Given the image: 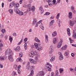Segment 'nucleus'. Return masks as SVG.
I'll return each instance as SVG.
<instances>
[{"label": "nucleus", "mask_w": 76, "mask_h": 76, "mask_svg": "<svg viewBox=\"0 0 76 76\" xmlns=\"http://www.w3.org/2000/svg\"><path fill=\"white\" fill-rule=\"evenodd\" d=\"M5 54L6 55H8V59L11 62H12L14 61L12 56V55L13 54V52L10 48L8 49L5 51Z\"/></svg>", "instance_id": "nucleus-1"}, {"label": "nucleus", "mask_w": 76, "mask_h": 76, "mask_svg": "<svg viewBox=\"0 0 76 76\" xmlns=\"http://www.w3.org/2000/svg\"><path fill=\"white\" fill-rule=\"evenodd\" d=\"M35 7L34 6H33L31 8V9L28 8L26 11L24 12V16H25L26 15V14L28 12H29L31 10H32V12H33V15H34V12L35 11Z\"/></svg>", "instance_id": "nucleus-2"}, {"label": "nucleus", "mask_w": 76, "mask_h": 76, "mask_svg": "<svg viewBox=\"0 0 76 76\" xmlns=\"http://www.w3.org/2000/svg\"><path fill=\"white\" fill-rule=\"evenodd\" d=\"M40 44H38L37 43H34V45L35 46L36 49H37L39 51H41L42 50V47L40 46Z\"/></svg>", "instance_id": "nucleus-3"}, {"label": "nucleus", "mask_w": 76, "mask_h": 76, "mask_svg": "<svg viewBox=\"0 0 76 76\" xmlns=\"http://www.w3.org/2000/svg\"><path fill=\"white\" fill-rule=\"evenodd\" d=\"M45 66L46 67V71H48L49 72L51 71V68H53V66L50 63H47L45 65Z\"/></svg>", "instance_id": "nucleus-4"}, {"label": "nucleus", "mask_w": 76, "mask_h": 76, "mask_svg": "<svg viewBox=\"0 0 76 76\" xmlns=\"http://www.w3.org/2000/svg\"><path fill=\"white\" fill-rule=\"evenodd\" d=\"M38 24H39L41 29H42V30H44V27L43 26V24H42V23H41V20H40L39 22H38L37 23H36L35 27H38Z\"/></svg>", "instance_id": "nucleus-5"}, {"label": "nucleus", "mask_w": 76, "mask_h": 76, "mask_svg": "<svg viewBox=\"0 0 76 76\" xmlns=\"http://www.w3.org/2000/svg\"><path fill=\"white\" fill-rule=\"evenodd\" d=\"M38 54H39L38 53V52L37 51L35 50L33 53H32V52L29 53V57H33L34 55H35V56H37Z\"/></svg>", "instance_id": "nucleus-6"}, {"label": "nucleus", "mask_w": 76, "mask_h": 76, "mask_svg": "<svg viewBox=\"0 0 76 76\" xmlns=\"http://www.w3.org/2000/svg\"><path fill=\"white\" fill-rule=\"evenodd\" d=\"M76 20H73L72 21L71 20H69L70 23L69 25V26L70 28H72L73 27V25L76 22V18H75Z\"/></svg>", "instance_id": "nucleus-7"}, {"label": "nucleus", "mask_w": 76, "mask_h": 76, "mask_svg": "<svg viewBox=\"0 0 76 76\" xmlns=\"http://www.w3.org/2000/svg\"><path fill=\"white\" fill-rule=\"evenodd\" d=\"M14 68L15 69V70H17L18 73L19 74V66H18V65L16 64H14L13 65Z\"/></svg>", "instance_id": "nucleus-8"}, {"label": "nucleus", "mask_w": 76, "mask_h": 76, "mask_svg": "<svg viewBox=\"0 0 76 76\" xmlns=\"http://www.w3.org/2000/svg\"><path fill=\"white\" fill-rule=\"evenodd\" d=\"M61 41L58 43V44L57 45V48H60L61 47V45H62V43L63 42V39H60Z\"/></svg>", "instance_id": "nucleus-9"}, {"label": "nucleus", "mask_w": 76, "mask_h": 76, "mask_svg": "<svg viewBox=\"0 0 76 76\" xmlns=\"http://www.w3.org/2000/svg\"><path fill=\"white\" fill-rule=\"evenodd\" d=\"M40 57V55L39 54L37 55V56H35L34 58V60L37 61V62L39 61V58Z\"/></svg>", "instance_id": "nucleus-10"}, {"label": "nucleus", "mask_w": 76, "mask_h": 76, "mask_svg": "<svg viewBox=\"0 0 76 76\" xmlns=\"http://www.w3.org/2000/svg\"><path fill=\"white\" fill-rule=\"evenodd\" d=\"M15 1H13L11 2L9 4V7L10 8H12L13 7V6L15 5Z\"/></svg>", "instance_id": "nucleus-11"}, {"label": "nucleus", "mask_w": 76, "mask_h": 76, "mask_svg": "<svg viewBox=\"0 0 76 76\" xmlns=\"http://www.w3.org/2000/svg\"><path fill=\"white\" fill-rule=\"evenodd\" d=\"M7 58V57L6 56H0V61H2V60H6V58Z\"/></svg>", "instance_id": "nucleus-12"}, {"label": "nucleus", "mask_w": 76, "mask_h": 76, "mask_svg": "<svg viewBox=\"0 0 76 76\" xmlns=\"http://www.w3.org/2000/svg\"><path fill=\"white\" fill-rule=\"evenodd\" d=\"M29 60L31 63H32V64H36V63H37V62L36 61L34 60L33 59H30Z\"/></svg>", "instance_id": "nucleus-13"}, {"label": "nucleus", "mask_w": 76, "mask_h": 76, "mask_svg": "<svg viewBox=\"0 0 76 76\" xmlns=\"http://www.w3.org/2000/svg\"><path fill=\"white\" fill-rule=\"evenodd\" d=\"M16 7H15L14 8V11L17 14H19V10L17 9L16 10Z\"/></svg>", "instance_id": "nucleus-14"}, {"label": "nucleus", "mask_w": 76, "mask_h": 76, "mask_svg": "<svg viewBox=\"0 0 76 76\" xmlns=\"http://www.w3.org/2000/svg\"><path fill=\"white\" fill-rule=\"evenodd\" d=\"M38 75L39 76H44V72L43 71H40L39 72Z\"/></svg>", "instance_id": "nucleus-15"}, {"label": "nucleus", "mask_w": 76, "mask_h": 76, "mask_svg": "<svg viewBox=\"0 0 76 76\" xmlns=\"http://www.w3.org/2000/svg\"><path fill=\"white\" fill-rule=\"evenodd\" d=\"M27 44H29V42L28 41L25 43L24 46L25 50H27Z\"/></svg>", "instance_id": "nucleus-16"}, {"label": "nucleus", "mask_w": 76, "mask_h": 76, "mask_svg": "<svg viewBox=\"0 0 76 76\" xmlns=\"http://www.w3.org/2000/svg\"><path fill=\"white\" fill-rule=\"evenodd\" d=\"M37 23H38V22L37 20V19L35 18H34L32 23L33 25H35Z\"/></svg>", "instance_id": "nucleus-17"}, {"label": "nucleus", "mask_w": 76, "mask_h": 76, "mask_svg": "<svg viewBox=\"0 0 76 76\" xmlns=\"http://www.w3.org/2000/svg\"><path fill=\"white\" fill-rule=\"evenodd\" d=\"M54 23V20H52L49 23V26H52V25H53V23Z\"/></svg>", "instance_id": "nucleus-18"}, {"label": "nucleus", "mask_w": 76, "mask_h": 76, "mask_svg": "<svg viewBox=\"0 0 76 76\" xmlns=\"http://www.w3.org/2000/svg\"><path fill=\"white\" fill-rule=\"evenodd\" d=\"M39 10H40L41 14H42L43 12H44V10L42 8V7L41 6L39 8Z\"/></svg>", "instance_id": "nucleus-19"}, {"label": "nucleus", "mask_w": 76, "mask_h": 76, "mask_svg": "<svg viewBox=\"0 0 76 76\" xmlns=\"http://www.w3.org/2000/svg\"><path fill=\"white\" fill-rule=\"evenodd\" d=\"M8 11L11 15H12L13 14V10L12 9H10Z\"/></svg>", "instance_id": "nucleus-20"}, {"label": "nucleus", "mask_w": 76, "mask_h": 76, "mask_svg": "<svg viewBox=\"0 0 76 76\" xmlns=\"http://www.w3.org/2000/svg\"><path fill=\"white\" fill-rule=\"evenodd\" d=\"M67 45H65L64 46H63L62 48V50H66V49H67Z\"/></svg>", "instance_id": "nucleus-21"}, {"label": "nucleus", "mask_w": 76, "mask_h": 76, "mask_svg": "<svg viewBox=\"0 0 76 76\" xmlns=\"http://www.w3.org/2000/svg\"><path fill=\"white\" fill-rule=\"evenodd\" d=\"M69 51L68 50L66 51L64 53V55L65 56H67L69 55Z\"/></svg>", "instance_id": "nucleus-22"}, {"label": "nucleus", "mask_w": 76, "mask_h": 76, "mask_svg": "<svg viewBox=\"0 0 76 76\" xmlns=\"http://www.w3.org/2000/svg\"><path fill=\"white\" fill-rule=\"evenodd\" d=\"M73 37L75 39L76 38V32L75 31V30L73 31Z\"/></svg>", "instance_id": "nucleus-23"}, {"label": "nucleus", "mask_w": 76, "mask_h": 76, "mask_svg": "<svg viewBox=\"0 0 76 76\" xmlns=\"http://www.w3.org/2000/svg\"><path fill=\"white\" fill-rule=\"evenodd\" d=\"M69 17L70 19H71L72 18V13L71 12H69Z\"/></svg>", "instance_id": "nucleus-24"}, {"label": "nucleus", "mask_w": 76, "mask_h": 76, "mask_svg": "<svg viewBox=\"0 0 76 76\" xmlns=\"http://www.w3.org/2000/svg\"><path fill=\"white\" fill-rule=\"evenodd\" d=\"M57 39L56 38H54L53 40V43L56 44V42H57Z\"/></svg>", "instance_id": "nucleus-25"}, {"label": "nucleus", "mask_w": 76, "mask_h": 76, "mask_svg": "<svg viewBox=\"0 0 76 76\" xmlns=\"http://www.w3.org/2000/svg\"><path fill=\"white\" fill-rule=\"evenodd\" d=\"M33 75H34V70H32L31 71V72L30 74L28 76H33Z\"/></svg>", "instance_id": "nucleus-26"}, {"label": "nucleus", "mask_w": 76, "mask_h": 76, "mask_svg": "<svg viewBox=\"0 0 76 76\" xmlns=\"http://www.w3.org/2000/svg\"><path fill=\"white\" fill-rule=\"evenodd\" d=\"M45 39H45L46 42V43H47V42H48V35H45Z\"/></svg>", "instance_id": "nucleus-27"}, {"label": "nucleus", "mask_w": 76, "mask_h": 76, "mask_svg": "<svg viewBox=\"0 0 76 76\" xmlns=\"http://www.w3.org/2000/svg\"><path fill=\"white\" fill-rule=\"evenodd\" d=\"M12 76H14L15 75H17V74H16V72L14 71L12 72Z\"/></svg>", "instance_id": "nucleus-28"}, {"label": "nucleus", "mask_w": 76, "mask_h": 76, "mask_svg": "<svg viewBox=\"0 0 76 76\" xmlns=\"http://www.w3.org/2000/svg\"><path fill=\"white\" fill-rule=\"evenodd\" d=\"M9 40L10 41L11 43H12V40H13V39L12 38V37L10 36L9 37Z\"/></svg>", "instance_id": "nucleus-29"}, {"label": "nucleus", "mask_w": 76, "mask_h": 76, "mask_svg": "<svg viewBox=\"0 0 76 76\" xmlns=\"http://www.w3.org/2000/svg\"><path fill=\"white\" fill-rule=\"evenodd\" d=\"M59 59L60 60H62L63 59V55L60 56L59 57Z\"/></svg>", "instance_id": "nucleus-30"}, {"label": "nucleus", "mask_w": 76, "mask_h": 76, "mask_svg": "<svg viewBox=\"0 0 76 76\" xmlns=\"http://www.w3.org/2000/svg\"><path fill=\"white\" fill-rule=\"evenodd\" d=\"M15 50L16 51H19V46L17 47L16 49H15Z\"/></svg>", "instance_id": "nucleus-31"}, {"label": "nucleus", "mask_w": 76, "mask_h": 76, "mask_svg": "<svg viewBox=\"0 0 76 76\" xmlns=\"http://www.w3.org/2000/svg\"><path fill=\"white\" fill-rule=\"evenodd\" d=\"M35 41H36V42H40V40L38 39L37 37H36L35 39Z\"/></svg>", "instance_id": "nucleus-32"}, {"label": "nucleus", "mask_w": 76, "mask_h": 76, "mask_svg": "<svg viewBox=\"0 0 76 76\" xmlns=\"http://www.w3.org/2000/svg\"><path fill=\"white\" fill-rule=\"evenodd\" d=\"M69 39L70 41V43L71 44H72V43H73V42H74V40H72V38H69Z\"/></svg>", "instance_id": "nucleus-33"}, {"label": "nucleus", "mask_w": 76, "mask_h": 76, "mask_svg": "<svg viewBox=\"0 0 76 76\" xmlns=\"http://www.w3.org/2000/svg\"><path fill=\"white\" fill-rule=\"evenodd\" d=\"M56 35L57 32H56V31H54L52 34V36L53 37H55V36H56Z\"/></svg>", "instance_id": "nucleus-34"}, {"label": "nucleus", "mask_w": 76, "mask_h": 76, "mask_svg": "<svg viewBox=\"0 0 76 76\" xmlns=\"http://www.w3.org/2000/svg\"><path fill=\"white\" fill-rule=\"evenodd\" d=\"M27 7L28 9H31L32 8H31V4H28L27 5Z\"/></svg>", "instance_id": "nucleus-35"}, {"label": "nucleus", "mask_w": 76, "mask_h": 76, "mask_svg": "<svg viewBox=\"0 0 76 76\" xmlns=\"http://www.w3.org/2000/svg\"><path fill=\"white\" fill-rule=\"evenodd\" d=\"M23 15V12H22L19 11V15L20 16H22Z\"/></svg>", "instance_id": "nucleus-36"}, {"label": "nucleus", "mask_w": 76, "mask_h": 76, "mask_svg": "<svg viewBox=\"0 0 76 76\" xmlns=\"http://www.w3.org/2000/svg\"><path fill=\"white\" fill-rule=\"evenodd\" d=\"M60 13H58L56 17V19H58V18H59V17H60Z\"/></svg>", "instance_id": "nucleus-37"}, {"label": "nucleus", "mask_w": 76, "mask_h": 76, "mask_svg": "<svg viewBox=\"0 0 76 76\" xmlns=\"http://www.w3.org/2000/svg\"><path fill=\"white\" fill-rule=\"evenodd\" d=\"M59 72H60V73H63V69L60 68L59 69Z\"/></svg>", "instance_id": "nucleus-38"}, {"label": "nucleus", "mask_w": 76, "mask_h": 76, "mask_svg": "<svg viewBox=\"0 0 76 76\" xmlns=\"http://www.w3.org/2000/svg\"><path fill=\"white\" fill-rule=\"evenodd\" d=\"M54 58H55V57H54H54H52L50 60V61H54Z\"/></svg>", "instance_id": "nucleus-39"}, {"label": "nucleus", "mask_w": 76, "mask_h": 76, "mask_svg": "<svg viewBox=\"0 0 76 76\" xmlns=\"http://www.w3.org/2000/svg\"><path fill=\"white\" fill-rule=\"evenodd\" d=\"M58 74H59L58 70H57L55 72V75H58Z\"/></svg>", "instance_id": "nucleus-40"}, {"label": "nucleus", "mask_w": 76, "mask_h": 76, "mask_svg": "<svg viewBox=\"0 0 76 76\" xmlns=\"http://www.w3.org/2000/svg\"><path fill=\"white\" fill-rule=\"evenodd\" d=\"M23 56V53H19V57H22Z\"/></svg>", "instance_id": "nucleus-41"}, {"label": "nucleus", "mask_w": 76, "mask_h": 76, "mask_svg": "<svg viewBox=\"0 0 76 76\" xmlns=\"http://www.w3.org/2000/svg\"><path fill=\"white\" fill-rule=\"evenodd\" d=\"M16 8H18L19 7V3H17V4H16Z\"/></svg>", "instance_id": "nucleus-42"}, {"label": "nucleus", "mask_w": 76, "mask_h": 76, "mask_svg": "<svg viewBox=\"0 0 76 76\" xmlns=\"http://www.w3.org/2000/svg\"><path fill=\"white\" fill-rule=\"evenodd\" d=\"M45 15H50V13L48 12H46V13L45 14Z\"/></svg>", "instance_id": "nucleus-43"}, {"label": "nucleus", "mask_w": 76, "mask_h": 76, "mask_svg": "<svg viewBox=\"0 0 76 76\" xmlns=\"http://www.w3.org/2000/svg\"><path fill=\"white\" fill-rule=\"evenodd\" d=\"M1 31L2 33H4V32H6V30L4 29H3L1 30Z\"/></svg>", "instance_id": "nucleus-44"}, {"label": "nucleus", "mask_w": 76, "mask_h": 76, "mask_svg": "<svg viewBox=\"0 0 76 76\" xmlns=\"http://www.w3.org/2000/svg\"><path fill=\"white\" fill-rule=\"evenodd\" d=\"M30 68V66L27 65L26 66V69H27V70H29V69Z\"/></svg>", "instance_id": "nucleus-45"}, {"label": "nucleus", "mask_w": 76, "mask_h": 76, "mask_svg": "<svg viewBox=\"0 0 76 76\" xmlns=\"http://www.w3.org/2000/svg\"><path fill=\"white\" fill-rule=\"evenodd\" d=\"M31 69H33V70H34L35 69V66H32L31 67Z\"/></svg>", "instance_id": "nucleus-46"}, {"label": "nucleus", "mask_w": 76, "mask_h": 76, "mask_svg": "<svg viewBox=\"0 0 76 76\" xmlns=\"http://www.w3.org/2000/svg\"><path fill=\"white\" fill-rule=\"evenodd\" d=\"M3 67V65L0 63V68L2 69Z\"/></svg>", "instance_id": "nucleus-47"}, {"label": "nucleus", "mask_w": 76, "mask_h": 76, "mask_svg": "<svg viewBox=\"0 0 76 76\" xmlns=\"http://www.w3.org/2000/svg\"><path fill=\"white\" fill-rule=\"evenodd\" d=\"M71 9L72 10H75V8H74V7H73V6H72L71 7Z\"/></svg>", "instance_id": "nucleus-48"}, {"label": "nucleus", "mask_w": 76, "mask_h": 76, "mask_svg": "<svg viewBox=\"0 0 76 76\" xmlns=\"http://www.w3.org/2000/svg\"><path fill=\"white\" fill-rule=\"evenodd\" d=\"M51 76H54V73L53 72H52L51 73Z\"/></svg>", "instance_id": "nucleus-49"}, {"label": "nucleus", "mask_w": 76, "mask_h": 76, "mask_svg": "<svg viewBox=\"0 0 76 76\" xmlns=\"http://www.w3.org/2000/svg\"><path fill=\"white\" fill-rule=\"evenodd\" d=\"M67 32V34L69 36H70V34L71 33H70V31H68Z\"/></svg>", "instance_id": "nucleus-50"}, {"label": "nucleus", "mask_w": 76, "mask_h": 76, "mask_svg": "<svg viewBox=\"0 0 76 76\" xmlns=\"http://www.w3.org/2000/svg\"><path fill=\"white\" fill-rule=\"evenodd\" d=\"M53 4H55V3L56 2V0H53Z\"/></svg>", "instance_id": "nucleus-51"}, {"label": "nucleus", "mask_w": 76, "mask_h": 76, "mask_svg": "<svg viewBox=\"0 0 76 76\" xmlns=\"http://www.w3.org/2000/svg\"><path fill=\"white\" fill-rule=\"evenodd\" d=\"M53 52V50H50V51H49V53L50 54H51Z\"/></svg>", "instance_id": "nucleus-52"}, {"label": "nucleus", "mask_w": 76, "mask_h": 76, "mask_svg": "<svg viewBox=\"0 0 76 76\" xmlns=\"http://www.w3.org/2000/svg\"><path fill=\"white\" fill-rule=\"evenodd\" d=\"M47 2H48V3H50V2H52V0H47Z\"/></svg>", "instance_id": "nucleus-53"}, {"label": "nucleus", "mask_w": 76, "mask_h": 76, "mask_svg": "<svg viewBox=\"0 0 76 76\" xmlns=\"http://www.w3.org/2000/svg\"><path fill=\"white\" fill-rule=\"evenodd\" d=\"M3 47V44L2 43H0V47Z\"/></svg>", "instance_id": "nucleus-54"}, {"label": "nucleus", "mask_w": 76, "mask_h": 76, "mask_svg": "<svg viewBox=\"0 0 76 76\" xmlns=\"http://www.w3.org/2000/svg\"><path fill=\"white\" fill-rule=\"evenodd\" d=\"M28 40V38H26L24 39V41L25 42H26Z\"/></svg>", "instance_id": "nucleus-55"}, {"label": "nucleus", "mask_w": 76, "mask_h": 76, "mask_svg": "<svg viewBox=\"0 0 76 76\" xmlns=\"http://www.w3.org/2000/svg\"><path fill=\"white\" fill-rule=\"evenodd\" d=\"M67 32H70V28H67Z\"/></svg>", "instance_id": "nucleus-56"}, {"label": "nucleus", "mask_w": 76, "mask_h": 76, "mask_svg": "<svg viewBox=\"0 0 76 76\" xmlns=\"http://www.w3.org/2000/svg\"><path fill=\"white\" fill-rule=\"evenodd\" d=\"M72 12H73V13H74V14H75V13L76 11H75V10H72Z\"/></svg>", "instance_id": "nucleus-57"}, {"label": "nucleus", "mask_w": 76, "mask_h": 76, "mask_svg": "<svg viewBox=\"0 0 76 76\" xmlns=\"http://www.w3.org/2000/svg\"><path fill=\"white\" fill-rule=\"evenodd\" d=\"M61 2V1L60 0H57V3H60V2Z\"/></svg>", "instance_id": "nucleus-58"}, {"label": "nucleus", "mask_w": 76, "mask_h": 76, "mask_svg": "<svg viewBox=\"0 0 76 76\" xmlns=\"http://www.w3.org/2000/svg\"><path fill=\"white\" fill-rule=\"evenodd\" d=\"M22 39L19 42V45H20V44H21V43L22 42Z\"/></svg>", "instance_id": "nucleus-59"}, {"label": "nucleus", "mask_w": 76, "mask_h": 76, "mask_svg": "<svg viewBox=\"0 0 76 76\" xmlns=\"http://www.w3.org/2000/svg\"><path fill=\"white\" fill-rule=\"evenodd\" d=\"M57 22L58 23H60V20H57Z\"/></svg>", "instance_id": "nucleus-60"}, {"label": "nucleus", "mask_w": 76, "mask_h": 76, "mask_svg": "<svg viewBox=\"0 0 76 76\" xmlns=\"http://www.w3.org/2000/svg\"><path fill=\"white\" fill-rule=\"evenodd\" d=\"M13 36H16L17 35L16 34V33H13Z\"/></svg>", "instance_id": "nucleus-61"}, {"label": "nucleus", "mask_w": 76, "mask_h": 76, "mask_svg": "<svg viewBox=\"0 0 76 76\" xmlns=\"http://www.w3.org/2000/svg\"><path fill=\"white\" fill-rule=\"evenodd\" d=\"M16 61L17 62L19 61V58H17V59L16 60Z\"/></svg>", "instance_id": "nucleus-62"}, {"label": "nucleus", "mask_w": 76, "mask_h": 76, "mask_svg": "<svg viewBox=\"0 0 76 76\" xmlns=\"http://www.w3.org/2000/svg\"><path fill=\"white\" fill-rule=\"evenodd\" d=\"M5 40H7V36H5Z\"/></svg>", "instance_id": "nucleus-63"}, {"label": "nucleus", "mask_w": 76, "mask_h": 76, "mask_svg": "<svg viewBox=\"0 0 76 76\" xmlns=\"http://www.w3.org/2000/svg\"><path fill=\"white\" fill-rule=\"evenodd\" d=\"M72 45L73 47H76V45L72 44Z\"/></svg>", "instance_id": "nucleus-64"}]
</instances>
